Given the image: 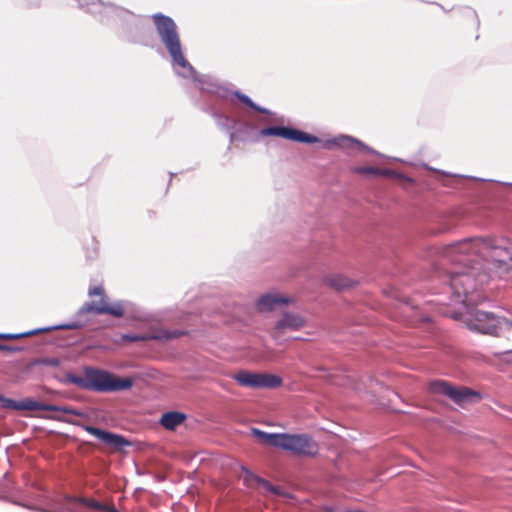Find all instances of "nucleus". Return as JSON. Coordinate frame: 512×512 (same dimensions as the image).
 <instances>
[{
	"label": "nucleus",
	"instance_id": "f257e3e1",
	"mask_svg": "<svg viewBox=\"0 0 512 512\" xmlns=\"http://www.w3.org/2000/svg\"><path fill=\"white\" fill-rule=\"evenodd\" d=\"M507 240L495 241L487 238H467L438 248L437 253L451 261L455 267L448 274L451 302L474 306L482 301L478 288L488 282L491 275L484 264L468 266V257L491 258L493 262L506 264L512 260V250ZM473 260H469L472 262Z\"/></svg>",
	"mask_w": 512,
	"mask_h": 512
},
{
	"label": "nucleus",
	"instance_id": "f03ea898",
	"mask_svg": "<svg viewBox=\"0 0 512 512\" xmlns=\"http://www.w3.org/2000/svg\"><path fill=\"white\" fill-rule=\"evenodd\" d=\"M157 34L167 49L175 72L185 78H193L195 70L186 60L175 21L164 14L156 13L152 15Z\"/></svg>",
	"mask_w": 512,
	"mask_h": 512
},
{
	"label": "nucleus",
	"instance_id": "7ed1b4c3",
	"mask_svg": "<svg viewBox=\"0 0 512 512\" xmlns=\"http://www.w3.org/2000/svg\"><path fill=\"white\" fill-rule=\"evenodd\" d=\"M429 390L434 395H444L454 403L464 406L479 399V394L468 388H457L446 381L436 380L429 385Z\"/></svg>",
	"mask_w": 512,
	"mask_h": 512
},
{
	"label": "nucleus",
	"instance_id": "20e7f679",
	"mask_svg": "<svg viewBox=\"0 0 512 512\" xmlns=\"http://www.w3.org/2000/svg\"><path fill=\"white\" fill-rule=\"evenodd\" d=\"M277 447L294 454L308 456L315 455L318 450L316 442L306 434L281 433Z\"/></svg>",
	"mask_w": 512,
	"mask_h": 512
},
{
	"label": "nucleus",
	"instance_id": "39448f33",
	"mask_svg": "<svg viewBox=\"0 0 512 512\" xmlns=\"http://www.w3.org/2000/svg\"><path fill=\"white\" fill-rule=\"evenodd\" d=\"M89 295H100V301H92L85 303L79 310L80 313L95 312L97 314H109L114 317H122L125 311L124 302L118 301L113 304H108L105 298L104 289L101 286H96L89 289Z\"/></svg>",
	"mask_w": 512,
	"mask_h": 512
},
{
	"label": "nucleus",
	"instance_id": "423d86ee",
	"mask_svg": "<svg viewBox=\"0 0 512 512\" xmlns=\"http://www.w3.org/2000/svg\"><path fill=\"white\" fill-rule=\"evenodd\" d=\"M465 321L470 330L484 334H495L501 322L493 313L481 310L470 311Z\"/></svg>",
	"mask_w": 512,
	"mask_h": 512
},
{
	"label": "nucleus",
	"instance_id": "0eeeda50",
	"mask_svg": "<svg viewBox=\"0 0 512 512\" xmlns=\"http://www.w3.org/2000/svg\"><path fill=\"white\" fill-rule=\"evenodd\" d=\"M234 379L241 385L251 388H276L282 383L280 377L273 374L252 373L240 371Z\"/></svg>",
	"mask_w": 512,
	"mask_h": 512
},
{
	"label": "nucleus",
	"instance_id": "6e6552de",
	"mask_svg": "<svg viewBox=\"0 0 512 512\" xmlns=\"http://www.w3.org/2000/svg\"><path fill=\"white\" fill-rule=\"evenodd\" d=\"M260 135L262 136H278L288 140L301 142V143H316L319 139L311 134L305 133L303 131L293 129L290 127L284 126H273L266 127L261 129Z\"/></svg>",
	"mask_w": 512,
	"mask_h": 512
},
{
	"label": "nucleus",
	"instance_id": "1a4fd4ad",
	"mask_svg": "<svg viewBox=\"0 0 512 512\" xmlns=\"http://www.w3.org/2000/svg\"><path fill=\"white\" fill-rule=\"evenodd\" d=\"M305 319L295 313H284L276 322L271 336L278 342H281L287 332L297 331L305 326Z\"/></svg>",
	"mask_w": 512,
	"mask_h": 512
},
{
	"label": "nucleus",
	"instance_id": "9d476101",
	"mask_svg": "<svg viewBox=\"0 0 512 512\" xmlns=\"http://www.w3.org/2000/svg\"><path fill=\"white\" fill-rule=\"evenodd\" d=\"M76 328H78V325L76 323H68V324L56 325V326H53V327L40 328V329H37V330H33V331H29V332H24V333H17V334L0 333V339H2V340H14V339L22 338V337L31 336V335H34V334L40 333V332H48V331H51V330H58V329H76ZM0 350L1 351H8V352H16V351H19L20 348L11 347V346H8V345L0 344Z\"/></svg>",
	"mask_w": 512,
	"mask_h": 512
},
{
	"label": "nucleus",
	"instance_id": "9b49d317",
	"mask_svg": "<svg viewBox=\"0 0 512 512\" xmlns=\"http://www.w3.org/2000/svg\"><path fill=\"white\" fill-rule=\"evenodd\" d=\"M184 332L180 330H162L150 334H123L121 340L124 342H138L147 340H160L168 341L183 335Z\"/></svg>",
	"mask_w": 512,
	"mask_h": 512
},
{
	"label": "nucleus",
	"instance_id": "f8f14e48",
	"mask_svg": "<svg viewBox=\"0 0 512 512\" xmlns=\"http://www.w3.org/2000/svg\"><path fill=\"white\" fill-rule=\"evenodd\" d=\"M18 410H27V411H36V410H42V411H59L66 414L76 415L80 416L82 415L81 412L71 409L68 407H61L57 405L52 404H46L42 402H38L29 398L23 399L21 401H18Z\"/></svg>",
	"mask_w": 512,
	"mask_h": 512
},
{
	"label": "nucleus",
	"instance_id": "ddd939ff",
	"mask_svg": "<svg viewBox=\"0 0 512 512\" xmlns=\"http://www.w3.org/2000/svg\"><path fill=\"white\" fill-rule=\"evenodd\" d=\"M112 375L99 370L87 371V389L97 392L110 391Z\"/></svg>",
	"mask_w": 512,
	"mask_h": 512
},
{
	"label": "nucleus",
	"instance_id": "4468645a",
	"mask_svg": "<svg viewBox=\"0 0 512 512\" xmlns=\"http://www.w3.org/2000/svg\"><path fill=\"white\" fill-rule=\"evenodd\" d=\"M78 425L81 426L86 432L95 436L100 441H102L104 444H106L112 448H120L123 445L127 444L125 439L120 435H117V434H114V433H111V432H108L105 430H101L99 428L89 426V425H82V424H78Z\"/></svg>",
	"mask_w": 512,
	"mask_h": 512
},
{
	"label": "nucleus",
	"instance_id": "2eb2a0df",
	"mask_svg": "<svg viewBox=\"0 0 512 512\" xmlns=\"http://www.w3.org/2000/svg\"><path fill=\"white\" fill-rule=\"evenodd\" d=\"M289 302L287 297H283L277 294H265L261 296L257 302V308L261 312H268L274 310L279 305H285Z\"/></svg>",
	"mask_w": 512,
	"mask_h": 512
},
{
	"label": "nucleus",
	"instance_id": "dca6fc26",
	"mask_svg": "<svg viewBox=\"0 0 512 512\" xmlns=\"http://www.w3.org/2000/svg\"><path fill=\"white\" fill-rule=\"evenodd\" d=\"M333 143L341 148H344V149H350L352 147H357L358 149L362 150V151H365V152H368V153H371V154H376V155H379L380 154L375 151L374 149L368 147L367 145H365L363 142H361L360 140L354 138V137H351V136H347V135H341L337 138H335L333 140Z\"/></svg>",
	"mask_w": 512,
	"mask_h": 512
},
{
	"label": "nucleus",
	"instance_id": "f3484780",
	"mask_svg": "<svg viewBox=\"0 0 512 512\" xmlns=\"http://www.w3.org/2000/svg\"><path fill=\"white\" fill-rule=\"evenodd\" d=\"M325 282L327 285L342 291L349 289L355 285V281L342 274H331L326 276Z\"/></svg>",
	"mask_w": 512,
	"mask_h": 512
},
{
	"label": "nucleus",
	"instance_id": "a211bd4d",
	"mask_svg": "<svg viewBox=\"0 0 512 512\" xmlns=\"http://www.w3.org/2000/svg\"><path fill=\"white\" fill-rule=\"evenodd\" d=\"M241 470L244 472L243 479L244 483L247 486H253L254 483H258L262 485L263 488H265L267 491L272 492L274 494H278V489L275 486L271 485L268 481L254 475L244 466H241Z\"/></svg>",
	"mask_w": 512,
	"mask_h": 512
},
{
	"label": "nucleus",
	"instance_id": "6ab92c4d",
	"mask_svg": "<svg viewBox=\"0 0 512 512\" xmlns=\"http://www.w3.org/2000/svg\"><path fill=\"white\" fill-rule=\"evenodd\" d=\"M185 419L186 416L183 413L167 412L162 415L160 423L164 428L174 430L177 426L182 424Z\"/></svg>",
	"mask_w": 512,
	"mask_h": 512
},
{
	"label": "nucleus",
	"instance_id": "aec40b11",
	"mask_svg": "<svg viewBox=\"0 0 512 512\" xmlns=\"http://www.w3.org/2000/svg\"><path fill=\"white\" fill-rule=\"evenodd\" d=\"M60 512H81L80 497L65 496L57 505Z\"/></svg>",
	"mask_w": 512,
	"mask_h": 512
},
{
	"label": "nucleus",
	"instance_id": "412c9836",
	"mask_svg": "<svg viewBox=\"0 0 512 512\" xmlns=\"http://www.w3.org/2000/svg\"><path fill=\"white\" fill-rule=\"evenodd\" d=\"M252 433L260 440L261 443L269 444L274 447L278 446L281 433H266L259 429H253Z\"/></svg>",
	"mask_w": 512,
	"mask_h": 512
},
{
	"label": "nucleus",
	"instance_id": "4be33fe9",
	"mask_svg": "<svg viewBox=\"0 0 512 512\" xmlns=\"http://www.w3.org/2000/svg\"><path fill=\"white\" fill-rule=\"evenodd\" d=\"M89 11L92 13L106 11V12H113V13H117V14H121V13L125 12L122 8L116 7L110 3L105 4L101 0L92 2L90 4Z\"/></svg>",
	"mask_w": 512,
	"mask_h": 512
},
{
	"label": "nucleus",
	"instance_id": "5701e85b",
	"mask_svg": "<svg viewBox=\"0 0 512 512\" xmlns=\"http://www.w3.org/2000/svg\"><path fill=\"white\" fill-rule=\"evenodd\" d=\"M133 381L131 378H119L112 376L110 383V391H121L131 388Z\"/></svg>",
	"mask_w": 512,
	"mask_h": 512
},
{
	"label": "nucleus",
	"instance_id": "b1692460",
	"mask_svg": "<svg viewBox=\"0 0 512 512\" xmlns=\"http://www.w3.org/2000/svg\"><path fill=\"white\" fill-rule=\"evenodd\" d=\"M355 172L363 175H381V176H390L392 175V171L388 169H380L375 167H358L355 169Z\"/></svg>",
	"mask_w": 512,
	"mask_h": 512
},
{
	"label": "nucleus",
	"instance_id": "393cba45",
	"mask_svg": "<svg viewBox=\"0 0 512 512\" xmlns=\"http://www.w3.org/2000/svg\"><path fill=\"white\" fill-rule=\"evenodd\" d=\"M234 94L236 95V97L242 102L244 103L245 105L249 106L250 108H252L253 110L257 111V112H260V113H270L267 109L263 108V107H260L258 106L257 104H255L251 99L250 97H248L247 95L243 94V93H240L238 91L234 92Z\"/></svg>",
	"mask_w": 512,
	"mask_h": 512
},
{
	"label": "nucleus",
	"instance_id": "a878e982",
	"mask_svg": "<svg viewBox=\"0 0 512 512\" xmlns=\"http://www.w3.org/2000/svg\"><path fill=\"white\" fill-rule=\"evenodd\" d=\"M80 502H81V506H87V507L95 509V510H100V509L105 508L104 504H101L100 502L93 500V499H86V498L80 497Z\"/></svg>",
	"mask_w": 512,
	"mask_h": 512
},
{
	"label": "nucleus",
	"instance_id": "bb28decb",
	"mask_svg": "<svg viewBox=\"0 0 512 512\" xmlns=\"http://www.w3.org/2000/svg\"><path fill=\"white\" fill-rule=\"evenodd\" d=\"M0 402L2 407L5 409H15L18 410V401L13 400L11 398H6L0 394Z\"/></svg>",
	"mask_w": 512,
	"mask_h": 512
},
{
	"label": "nucleus",
	"instance_id": "cd10ccee",
	"mask_svg": "<svg viewBox=\"0 0 512 512\" xmlns=\"http://www.w3.org/2000/svg\"><path fill=\"white\" fill-rule=\"evenodd\" d=\"M68 379L71 383L76 384L79 387L87 389V376L85 378L75 376V375H69Z\"/></svg>",
	"mask_w": 512,
	"mask_h": 512
},
{
	"label": "nucleus",
	"instance_id": "c85d7f7f",
	"mask_svg": "<svg viewBox=\"0 0 512 512\" xmlns=\"http://www.w3.org/2000/svg\"><path fill=\"white\" fill-rule=\"evenodd\" d=\"M231 119L227 116H217V124L222 127L223 129H227L228 131L231 130L230 126Z\"/></svg>",
	"mask_w": 512,
	"mask_h": 512
},
{
	"label": "nucleus",
	"instance_id": "c756f323",
	"mask_svg": "<svg viewBox=\"0 0 512 512\" xmlns=\"http://www.w3.org/2000/svg\"><path fill=\"white\" fill-rule=\"evenodd\" d=\"M502 361L512 365V350L495 353Z\"/></svg>",
	"mask_w": 512,
	"mask_h": 512
},
{
	"label": "nucleus",
	"instance_id": "7c9ffc66",
	"mask_svg": "<svg viewBox=\"0 0 512 512\" xmlns=\"http://www.w3.org/2000/svg\"><path fill=\"white\" fill-rule=\"evenodd\" d=\"M43 363L48 364V365L57 366V365H59V360H57V359H48V360L43 361Z\"/></svg>",
	"mask_w": 512,
	"mask_h": 512
},
{
	"label": "nucleus",
	"instance_id": "2f4dec72",
	"mask_svg": "<svg viewBox=\"0 0 512 512\" xmlns=\"http://www.w3.org/2000/svg\"><path fill=\"white\" fill-rule=\"evenodd\" d=\"M101 511H106V512H116V509L113 507V506H108V505H105V508L104 509H100Z\"/></svg>",
	"mask_w": 512,
	"mask_h": 512
},
{
	"label": "nucleus",
	"instance_id": "473e14b6",
	"mask_svg": "<svg viewBox=\"0 0 512 512\" xmlns=\"http://www.w3.org/2000/svg\"><path fill=\"white\" fill-rule=\"evenodd\" d=\"M233 136H234L233 132L230 131V140L231 141H233Z\"/></svg>",
	"mask_w": 512,
	"mask_h": 512
}]
</instances>
